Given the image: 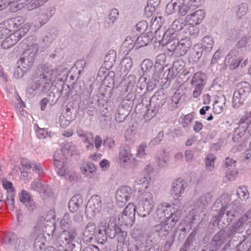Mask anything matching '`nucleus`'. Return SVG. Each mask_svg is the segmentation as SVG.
I'll return each instance as SVG.
<instances>
[{
  "mask_svg": "<svg viewBox=\"0 0 251 251\" xmlns=\"http://www.w3.org/2000/svg\"><path fill=\"white\" fill-rule=\"evenodd\" d=\"M145 92L141 91L139 88L137 87L135 92H129L126 96V99L123 100H126V102L130 103V101L133 104L134 101L138 103V105L142 104H144V100L146 98L145 97Z\"/></svg>",
  "mask_w": 251,
  "mask_h": 251,
  "instance_id": "6ab92c4d",
  "label": "nucleus"
},
{
  "mask_svg": "<svg viewBox=\"0 0 251 251\" xmlns=\"http://www.w3.org/2000/svg\"><path fill=\"white\" fill-rule=\"evenodd\" d=\"M175 235L172 234L166 241L165 244L161 248L160 251H170V248L173 244L175 239Z\"/></svg>",
  "mask_w": 251,
  "mask_h": 251,
  "instance_id": "338daca9",
  "label": "nucleus"
},
{
  "mask_svg": "<svg viewBox=\"0 0 251 251\" xmlns=\"http://www.w3.org/2000/svg\"><path fill=\"white\" fill-rule=\"evenodd\" d=\"M2 25L5 27L8 30V33H9L11 31L15 32L18 27V24L15 23V19H10L1 23Z\"/></svg>",
  "mask_w": 251,
  "mask_h": 251,
  "instance_id": "de8ad7c7",
  "label": "nucleus"
},
{
  "mask_svg": "<svg viewBox=\"0 0 251 251\" xmlns=\"http://www.w3.org/2000/svg\"><path fill=\"white\" fill-rule=\"evenodd\" d=\"M132 65V60L129 57L123 58L120 63L121 68L124 73H127L131 69Z\"/></svg>",
  "mask_w": 251,
  "mask_h": 251,
  "instance_id": "c03bdc74",
  "label": "nucleus"
},
{
  "mask_svg": "<svg viewBox=\"0 0 251 251\" xmlns=\"http://www.w3.org/2000/svg\"><path fill=\"white\" fill-rule=\"evenodd\" d=\"M192 44L191 39L188 37L181 39L177 43L169 44L168 51L172 53L175 57H180L184 55L189 50Z\"/></svg>",
  "mask_w": 251,
  "mask_h": 251,
  "instance_id": "0eeeda50",
  "label": "nucleus"
},
{
  "mask_svg": "<svg viewBox=\"0 0 251 251\" xmlns=\"http://www.w3.org/2000/svg\"><path fill=\"white\" fill-rule=\"evenodd\" d=\"M43 237L42 236H38L34 241L33 244L34 250L35 251H41L45 246V244L43 242Z\"/></svg>",
  "mask_w": 251,
  "mask_h": 251,
  "instance_id": "052dcab7",
  "label": "nucleus"
},
{
  "mask_svg": "<svg viewBox=\"0 0 251 251\" xmlns=\"http://www.w3.org/2000/svg\"><path fill=\"white\" fill-rule=\"evenodd\" d=\"M132 193V189L127 186L120 187L116 191L115 198L116 204L119 207H123L129 201Z\"/></svg>",
  "mask_w": 251,
  "mask_h": 251,
  "instance_id": "ddd939ff",
  "label": "nucleus"
},
{
  "mask_svg": "<svg viewBox=\"0 0 251 251\" xmlns=\"http://www.w3.org/2000/svg\"><path fill=\"white\" fill-rule=\"evenodd\" d=\"M134 220V218H132V217L128 216L127 214L123 211V212L119 215L118 224L121 226H131L133 223Z\"/></svg>",
  "mask_w": 251,
  "mask_h": 251,
  "instance_id": "ea45409f",
  "label": "nucleus"
},
{
  "mask_svg": "<svg viewBox=\"0 0 251 251\" xmlns=\"http://www.w3.org/2000/svg\"><path fill=\"white\" fill-rule=\"evenodd\" d=\"M245 132V128L243 124H241L234 130L232 136L233 141L235 142H238L239 139L244 135Z\"/></svg>",
  "mask_w": 251,
  "mask_h": 251,
  "instance_id": "09e8293b",
  "label": "nucleus"
},
{
  "mask_svg": "<svg viewBox=\"0 0 251 251\" xmlns=\"http://www.w3.org/2000/svg\"><path fill=\"white\" fill-rule=\"evenodd\" d=\"M108 231L109 238H116L117 240V251H131L128 249L129 243L126 239V231L121 227L120 229H113L112 226H111V229Z\"/></svg>",
  "mask_w": 251,
  "mask_h": 251,
  "instance_id": "423d86ee",
  "label": "nucleus"
},
{
  "mask_svg": "<svg viewBox=\"0 0 251 251\" xmlns=\"http://www.w3.org/2000/svg\"><path fill=\"white\" fill-rule=\"evenodd\" d=\"M156 215L158 220L161 221V223H165V221L172 219L176 216L177 217V221H178L180 216V211L173 212L171 210V206L167 203H164L157 206Z\"/></svg>",
  "mask_w": 251,
  "mask_h": 251,
  "instance_id": "6e6552de",
  "label": "nucleus"
},
{
  "mask_svg": "<svg viewBox=\"0 0 251 251\" xmlns=\"http://www.w3.org/2000/svg\"><path fill=\"white\" fill-rule=\"evenodd\" d=\"M19 32H14L11 34L2 42L1 47L3 49H6L15 45L20 39Z\"/></svg>",
  "mask_w": 251,
  "mask_h": 251,
  "instance_id": "cd10ccee",
  "label": "nucleus"
},
{
  "mask_svg": "<svg viewBox=\"0 0 251 251\" xmlns=\"http://www.w3.org/2000/svg\"><path fill=\"white\" fill-rule=\"evenodd\" d=\"M167 96L162 90L156 92L150 100V108L147 113L149 118L153 117L165 103Z\"/></svg>",
  "mask_w": 251,
  "mask_h": 251,
  "instance_id": "39448f33",
  "label": "nucleus"
},
{
  "mask_svg": "<svg viewBox=\"0 0 251 251\" xmlns=\"http://www.w3.org/2000/svg\"><path fill=\"white\" fill-rule=\"evenodd\" d=\"M147 76L142 75L138 80L136 87L139 88L141 91L144 92L145 94L146 91H151L155 87L156 84L154 83L153 80H150L147 82Z\"/></svg>",
  "mask_w": 251,
  "mask_h": 251,
  "instance_id": "b1692460",
  "label": "nucleus"
},
{
  "mask_svg": "<svg viewBox=\"0 0 251 251\" xmlns=\"http://www.w3.org/2000/svg\"><path fill=\"white\" fill-rule=\"evenodd\" d=\"M61 89H58L57 93H58V98L63 97L67 99L72 94L71 91L70 89L69 86L65 84H61Z\"/></svg>",
  "mask_w": 251,
  "mask_h": 251,
  "instance_id": "49530a36",
  "label": "nucleus"
},
{
  "mask_svg": "<svg viewBox=\"0 0 251 251\" xmlns=\"http://www.w3.org/2000/svg\"><path fill=\"white\" fill-rule=\"evenodd\" d=\"M139 202L154 205L153 194L150 192H144L139 198Z\"/></svg>",
  "mask_w": 251,
  "mask_h": 251,
  "instance_id": "a18cd8bd",
  "label": "nucleus"
},
{
  "mask_svg": "<svg viewBox=\"0 0 251 251\" xmlns=\"http://www.w3.org/2000/svg\"><path fill=\"white\" fill-rule=\"evenodd\" d=\"M20 201L24 203L29 211L36 209V205L30 198V196L25 190H22L19 195Z\"/></svg>",
  "mask_w": 251,
  "mask_h": 251,
  "instance_id": "bb28decb",
  "label": "nucleus"
},
{
  "mask_svg": "<svg viewBox=\"0 0 251 251\" xmlns=\"http://www.w3.org/2000/svg\"><path fill=\"white\" fill-rule=\"evenodd\" d=\"M251 216V212L248 211L243 216L239 218L237 222L233 223L227 229L234 239L239 237V234L244 230V224Z\"/></svg>",
  "mask_w": 251,
  "mask_h": 251,
  "instance_id": "9b49d317",
  "label": "nucleus"
},
{
  "mask_svg": "<svg viewBox=\"0 0 251 251\" xmlns=\"http://www.w3.org/2000/svg\"><path fill=\"white\" fill-rule=\"evenodd\" d=\"M203 50L201 48V45H195L189 57V60L192 63L198 62L202 56Z\"/></svg>",
  "mask_w": 251,
  "mask_h": 251,
  "instance_id": "7c9ffc66",
  "label": "nucleus"
},
{
  "mask_svg": "<svg viewBox=\"0 0 251 251\" xmlns=\"http://www.w3.org/2000/svg\"><path fill=\"white\" fill-rule=\"evenodd\" d=\"M184 65L185 63L182 60H177L174 62L172 69L176 74H178L183 69Z\"/></svg>",
  "mask_w": 251,
  "mask_h": 251,
  "instance_id": "0e129e2a",
  "label": "nucleus"
},
{
  "mask_svg": "<svg viewBox=\"0 0 251 251\" xmlns=\"http://www.w3.org/2000/svg\"><path fill=\"white\" fill-rule=\"evenodd\" d=\"M137 212V208H135L134 204L132 203H129L126 206L123 212L128 215V216L132 217L135 219V215Z\"/></svg>",
  "mask_w": 251,
  "mask_h": 251,
  "instance_id": "680f3d73",
  "label": "nucleus"
},
{
  "mask_svg": "<svg viewBox=\"0 0 251 251\" xmlns=\"http://www.w3.org/2000/svg\"><path fill=\"white\" fill-rule=\"evenodd\" d=\"M38 226L49 236H51L52 238L53 237V232L55 230V226L53 223L48 220L46 221L45 219L42 217L38 222Z\"/></svg>",
  "mask_w": 251,
  "mask_h": 251,
  "instance_id": "5701e85b",
  "label": "nucleus"
},
{
  "mask_svg": "<svg viewBox=\"0 0 251 251\" xmlns=\"http://www.w3.org/2000/svg\"><path fill=\"white\" fill-rule=\"evenodd\" d=\"M132 102H126V100H123L121 104L117 109L115 114V120L118 123L124 122L128 115L131 107Z\"/></svg>",
  "mask_w": 251,
  "mask_h": 251,
  "instance_id": "dca6fc26",
  "label": "nucleus"
},
{
  "mask_svg": "<svg viewBox=\"0 0 251 251\" xmlns=\"http://www.w3.org/2000/svg\"><path fill=\"white\" fill-rule=\"evenodd\" d=\"M184 22H185L182 21V20H175L171 25V27L169 29H170L173 31H175L177 33L178 31L181 30L183 28V26L185 25Z\"/></svg>",
  "mask_w": 251,
  "mask_h": 251,
  "instance_id": "603ef678",
  "label": "nucleus"
},
{
  "mask_svg": "<svg viewBox=\"0 0 251 251\" xmlns=\"http://www.w3.org/2000/svg\"><path fill=\"white\" fill-rule=\"evenodd\" d=\"M71 224L72 222L70 219V214L68 213H65L60 222L61 228L63 230L70 229L71 228Z\"/></svg>",
  "mask_w": 251,
  "mask_h": 251,
  "instance_id": "3c124183",
  "label": "nucleus"
},
{
  "mask_svg": "<svg viewBox=\"0 0 251 251\" xmlns=\"http://www.w3.org/2000/svg\"><path fill=\"white\" fill-rule=\"evenodd\" d=\"M99 228L94 223L92 222L88 223L85 226L83 231L84 241L87 243L92 242Z\"/></svg>",
  "mask_w": 251,
  "mask_h": 251,
  "instance_id": "a211bd4d",
  "label": "nucleus"
},
{
  "mask_svg": "<svg viewBox=\"0 0 251 251\" xmlns=\"http://www.w3.org/2000/svg\"><path fill=\"white\" fill-rule=\"evenodd\" d=\"M83 197L80 194L74 195L70 200L68 207L71 212L76 211L83 205Z\"/></svg>",
  "mask_w": 251,
  "mask_h": 251,
  "instance_id": "a878e982",
  "label": "nucleus"
},
{
  "mask_svg": "<svg viewBox=\"0 0 251 251\" xmlns=\"http://www.w3.org/2000/svg\"><path fill=\"white\" fill-rule=\"evenodd\" d=\"M141 69L143 72L142 75L145 76V74L149 72L152 68L153 62L149 59H146L142 61L141 65Z\"/></svg>",
  "mask_w": 251,
  "mask_h": 251,
  "instance_id": "8fccbe9b",
  "label": "nucleus"
},
{
  "mask_svg": "<svg viewBox=\"0 0 251 251\" xmlns=\"http://www.w3.org/2000/svg\"><path fill=\"white\" fill-rule=\"evenodd\" d=\"M236 193L242 201H246L249 198V193L245 186H239L237 189Z\"/></svg>",
  "mask_w": 251,
  "mask_h": 251,
  "instance_id": "864d4df0",
  "label": "nucleus"
},
{
  "mask_svg": "<svg viewBox=\"0 0 251 251\" xmlns=\"http://www.w3.org/2000/svg\"><path fill=\"white\" fill-rule=\"evenodd\" d=\"M77 233L75 230L65 229L60 232L54 243L57 247H63L64 245L73 242L75 239Z\"/></svg>",
  "mask_w": 251,
  "mask_h": 251,
  "instance_id": "9d476101",
  "label": "nucleus"
},
{
  "mask_svg": "<svg viewBox=\"0 0 251 251\" xmlns=\"http://www.w3.org/2000/svg\"><path fill=\"white\" fill-rule=\"evenodd\" d=\"M82 173L89 177H92L96 173V168L95 165L91 162L84 164L81 168Z\"/></svg>",
  "mask_w": 251,
  "mask_h": 251,
  "instance_id": "a19ab883",
  "label": "nucleus"
},
{
  "mask_svg": "<svg viewBox=\"0 0 251 251\" xmlns=\"http://www.w3.org/2000/svg\"><path fill=\"white\" fill-rule=\"evenodd\" d=\"M192 85H197V84H204V79L201 73L198 72L195 73L191 81Z\"/></svg>",
  "mask_w": 251,
  "mask_h": 251,
  "instance_id": "69168bd1",
  "label": "nucleus"
},
{
  "mask_svg": "<svg viewBox=\"0 0 251 251\" xmlns=\"http://www.w3.org/2000/svg\"><path fill=\"white\" fill-rule=\"evenodd\" d=\"M235 91L248 98L251 92V85L247 81H242L237 84Z\"/></svg>",
  "mask_w": 251,
  "mask_h": 251,
  "instance_id": "72a5a7b5",
  "label": "nucleus"
},
{
  "mask_svg": "<svg viewBox=\"0 0 251 251\" xmlns=\"http://www.w3.org/2000/svg\"><path fill=\"white\" fill-rule=\"evenodd\" d=\"M111 226H112L113 229H117L121 228V227L119 226L115 222L109 221L107 226H101L102 228H99L94 237L93 240L98 244H104L107 240V237H109L108 232L111 229Z\"/></svg>",
  "mask_w": 251,
  "mask_h": 251,
  "instance_id": "4468645a",
  "label": "nucleus"
},
{
  "mask_svg": "<svg viewBox=\"0 0 251 251\" xmlns=\"http://www.w3.org/2000/svg\"><path fill=\"white\" fill-rule=\"evenodd\" d=\"M187 187V182L182 178H179L174 180L172 183L171 191L173 199L175 200H180L182 195Z\"/></svg>",
  "mask_w": 251,
  "mask_h": 251,
  "instance_id": "2eb2a0df",
  "label": "nucleus"
},
{
  "mask_svg": "<svg viewBox=\"0 0 251 251\" xmlns=\"http://www.w3.org/2000/svg\"><path fill=\"white\" fill-rule=\"evenodd\" d=\"M127 83V85H125V91L126 92L131 91L136 83V76L131 75H129L125 80Z\"/></svg>",
  "mask_w": 251,
  "mask_h": 251,
  "instance_id": "5fc2aeb1",
  "label": "nucleus"
},
{
  "mask_svg": "<svg viewBox=\"0 0 251 251\" xmlns=\"http://www.w3.org/2000/svg\"><path fill=\"white\" fill-rule=\"evenodd\" d=\"M63 163H64V162ZM57 174L61 176H64L65 178L70 182H75L77 180L76 173L74 171L69 170L65 164H63L62 167L59 169Z\"/></svg>",
  "mask_w": 251,
  "mask_h": 251,
  "instance_id": "4be33fe9",
  "label": "nucleus"
},
{
  "mask_svg": "<svg viewBox=\"0 0 251 251\" xmlns=\"http://www.w3.org/2000/svg\"><path fill=\"white\" fill-rule=\"evenodd\" d=\"M160 0H148L147 6L145 8V12L147 16L151 15L156 8L159 5Z\"/></svg>",
  "mask_w": 251,
  "mask_h": 251,
  "instance_id": "58836bf2",
  "label": "nucleus"
},
{
  "mask_svg": "<svg viewBox=\"0 0 251 251\" xmlns=\"http://www.w3.org/2000/svg\"><path fill=\"white\" fill-rule=\"evenodd\" d=\"M205 16L204 10L199 9L188 14L185 18L184 22L190 25L200 24Z\"/></svg>",
  "mask_w": 251,
  "mask_h": 251,
  "instance_id": "f3484780",
  "label": "nucleus"
},
{
  "mask_svg": "<svg viewBox=\"0 0 251 251\" xmlns=\"http://www.w3.org/2000/svg\"><path fill=\"white\" fill-rule=\"evenodd\" d=\"M83 142L89 144L86 146L87 149H94V134L91 132H87V135L85 138V140H83Z\"/></svg>",
  "mask_w": 251,
  "mask_h": 251,
  "instance_id": "774afa93",
  "label": "nucleus"
},
{
  "mask_svg": "<svg viewBox=\"0 0 251 251\" xmlns=\"http://www.w3.org/2000/svg\"><path fill=\"white\" fill-rule=\"evenodd\" d=\"M147 147L145 143H142L140 145L138 146L137 149V152L136 153V159L138 160L139 159L144 158L146 155L145 149Z\"/></svg>",
  "mask_w": 251,
  "mask_h": 251,
  "instance_id": "bf43d9fd",
  "label": "nucleus"
},
{
  "mask_svg": "<svg viewBox=\"0 0 251 251\" xmlns=\"http://www.w3.org/2000/svg\"><path fill=\"white\" fill-rule=\"evenodd\" d=\"M119 16L118 10L116 8L111 9L110 14H109L108 21H105V28H108L115 23V21L117 19Z\"/></svg>",
  "mask_w": 251,
  "mask_h": 251,
  "instance_id": "37998d69",
  "label": "nucleus"
},
{
  "mask_svg": "<svg viewBox=\"0 0 251 251\" xmlns=\"http://www.w3.org/2000/svg\"><path fill=\"white\" fill-rule=\"evenodd\" d=\"M216 157L212 154L207 156L205 161L206 168L209 171H211L214 168V162Z\"/></svg>",
  "mask_w": 251,
  "mask_h": 251,
  "instance_id": "e2e57ef3",
  "label": "nucleus"
},
{
  "mask_svg": "<svg viewBox=\"0 0 251 251\" xmlns=\"http://www.w3.org/2000/svg\"><path fill=\"white\" fill-rule=\"evenodd\" d=\"M169 161V153L165 150H163L157 156L156 161L157 165L162 168L167 166V163Z\"/></svg>",
  "mask_w": 251,
  "mask_h": 251,
  "instance_id": "e433bc0d",
  "label": "nucleus"
},
{
  "mask_svg": "<svg viewBox=\"0 0 251 251\" xmlns=\"http://www.w3.org/2000/svg\"><path fill=\"white\" fill-rule=\"evenodd\" d=\"M246 97L244 95H241L236 91H234L233 99H232V105L235 108H237L243 104L245 100L247 99Z\"/></svg>",
  "mask_w": 251,
  "mask_h": 251,
  "instance_id": "79ce46f5",
  "label": "nucleus"
},
{
  "mask_svg": "<svg viewBox=\"0 0 251 251\" xmlns=\"http://www.w3.org/2000/svg\"><path fill=\"white\" fill-rule=\"evenodd\" d=\"M53 75V70L50 65L45 63L39 64L33 75L36 84L32 86V89L35 91L42 86L41 91H46L47 89L46 85L50 84L51 82Z\"/></svg>",
  "mask_w": 251,
  "mask_h": 251,
  "instance_id": "f257e3e1",
  "label": "nucleus"
},
{
  "mask_svg": "<svg viewBox=\"0 0 251 251\" xmlns=\"http://www.w3.org/2000/svg\"><path fill=\"white\" fill-rule=\"evenodd\" d=\"M228 196L227 195H223L220 198H218L213 205V208L218 212L221 210H226L227 204L228 202Z\"/></svg>",
  "mask_w": 251,
  "mask_h": 251,
  "instance_id": "c756f323",
  "label": "nucleus"
},
{
  "mask_svg": "<svg viewBox=\"0 0 251 251\" xmlns=\"http://www.w3.org/2000/svg\"><path fill=\"white\" fill-rule=\"evenodd\" d=\"M34 60L33 54H30L28 52H25L18 61L17 64L23 67L25 71H28L33 66Z\"/></svg>",
  "mask_w": 251,
  "mask_h": 251,
  "instance_id": "aec40b11",
  "label": "nucleus"
},
{
  "mask_svg": "<svg viewBox=\"0 0 251 251\" xmlns=\"http://www.w3.org/2000/svg\"><path fill=\"white\" fill-rule=\"evenodd\" d=\"M3 240L6 244H13L15 251H27L31 244L29 238L18 237L14 232H10L5 235Z\"/></svg>",
  "mask_w": 251,
  "mask_h": 251,
  "instance_id": "20e7f679",
  "label": "nucleus"
},
{
  "mask_svg": "<svg viewBox=\"0 0 251 251\" xmlns=\"http://www.w3.org/2000/svg\"><path fill=\"white\" fill-rule=\"evenodd\" d=\"M153 39L151 33L147 32L146 35H140L134 42L135 49L146 46L149 44Z\"/></svg>",
  "mask_w": 251,
  "mask_h": 251,
  "instance_id": "c85d7f7f",
  "label": "nucleus"
},
{
  "mask_svg": "<svg viewBox=\"0 0 251 251\" xmlns=\"http://www.w3.org/2000/svg\"><path fill=\"white\" fill-rule=\"evenodd\" d=\"M154 205L139 202L137 208V213L140 217H145L150 213Z\"/></svg>",
  "mask_w": 251,
  "mask_h": 251,
  "instance_id": "473e14b6",
  "label": "nucleus"
},
{
  "mask_svg": "<svg viewBox=\"0 0 251 251\" xmlns=\"http://www.w3.org/2000/svg\"><path fill=\"white\" fill-rule=\"evenodd\" d=\"M185 32L186 34H187L190 36L188 38L190 39V38H194L197 37L200 30L198 27L194 26V25H191L186 28L185 30Z\"/></svg>",
  "mask_w": 251,
  "mask_h": 251,
  "instance_id": "6e6d98bb",
  "label": "nucleus"
},
{
  "mask_svg": "<svg viewBox=\"0 0 251 251\" xmlns=\"http://www.w3.org/2000/svg\"><path fill=\"white\" fill-rule=\"evenodd\" d=\"M50 188L46 184H41L38 192L43 199H46L51 194Z\"/></svg>",
  "mask_w": 251,
  "mask_h": 251,
  "instance_id": "13d9d810",
  "label": "nucleus"
},
{
  "mask_svg": "<svg viewBox=\"0 0 251 251\" xmlns=\"http://www.w3.org/2000/svg\"><path fill=\"white\" fill-rule=\"evenodd\" d=\"M177 33L172 31L170 29H168L165 32L163 33V35L160 43L165 44L167 46V50L169 49V44H173L174 42L177 43L178 39L177 38Z\"/></svg>",
  "mask_w": 251,
  "mask_h": 251,
  "instance_id": "412c9836",
  "label": "nucleus"
},
{
  "mask_svg": "<svg viewBox=\"0 0 251 251\" xmlns=\"http://www.w3.org/2000/svg\"><path fill=\"white\" fill-rule=\"evenodd\" d=\"M55 8L54 7H50L46 15H43L42 21H40L41 26L45 25L47 22L54 14Z\"/></svg>",
  "mask_w": 251,
  "mask_h": 251,
  "instance_id": "4d7b16f0",
  "label": "nucleus"
},
{
  "mask_svg": "<svg viewBox=\"0 0 251 251\" xmlns=\"http://www.w3.org/2000/svg\"><path fill=\"white\" fill-rule=\"evenodd\" d=\"M101 209V199L98 195L92 196L88 201L85 207V213L87 217L92 218L100 212Z\"/></svg>",
  "mask_w": 251,
  "mask_h": 251,
  "instance_id": "1a4fd4ad",
  "label": "nucleus"
},
{
  "mask_svg": "<svg viewBox=\"0 0 251 251\" xmlns=\"http://www.w3.org/2000/svg\"><path fill=\"white\" fill-rule=\"evenodd\" d=\"M176 216L173 217L172 219H169L165 221V223H161L153 227V231L157 232L159 237L163 239L166 237L171 230L173 227L175 225L177 222Z\"/></svg>",
  "mask_w": 251,
  "mask_h": 251,
  "instance_id": "f8f14e48",
  "label": "nucleus"
},
{
  "mask_svg": "<svg viewBox=\"0 0 251 251\" xmlns=\"http://www.w3.org/2000/svg\"><path fill=\"white\" fill-rule=\"evenodd\" d=\"M201 48L206 53L210 52L213 46L214 41L210 36H204L201 41Z\"/></svg>",
  "mask_w": 251,
  "mask_h": 251,
  "instance_id": "4c0bfd02",
  "label": "nucleus"
},
{
  "mask_svg": "<svg viewBox=\"0 0 251 251\" xmlns=\"http://www.w3.org/2000/svg\"><path fill=\"white\" fill-rule=\"evenodd\" d=\"M235 50H231L226 56V60L230 64V69H236L240 64L241 59L237 58Z\"/></svg>",
  "mask_w": 251,
  "mask_h": 251,
  "instance_id": "f704fd0d",
  "label": "nucleus"
},
{
  "mask_svg": "<svg viewBox=\"0 0 251 251\" xmlns=\"http://www.w3.org/2000/svg\"><path fill=\"white\" fill-rule=\"evenodd\" d=\"M240 208L235 206V204L233 203H231L227 206L228 209L226 212V210L222 209L220 211L218 212L217 215H215V218L218 221V225L220 228H224L228 226L232 219L235 217V214H236L239 210Z\"/></svg>",
  "mask_w": 251,
  "mask_h": 251,
  "instance_id": "7ed1b4c3",
  "label": "nucleus"
},
{
  "mask_svg": "<svg viewBox=\"0 0 251 251\" xmlns=\"http://www.w3.org/2000/svg\"><path fill=\"white\" fill-rule=\"evenodd\" d=\"M196 234V232L192 231L184 244L185 247L187 248L188 251H198L200 249Z\"/></svg>",
  "mask_w": 251,
  "mask_h": 251,
  "instance_id": "393cba45",
  "label": "nucleus"
},
{
  "mask_svg": "<svg viewBox=\"0 0 251 251\" xmlns=\"http://www.w3.org/2000/svg\"><path fill=\"white\" fill-rule=\"evenodd\" d=\"M116 59V52L114 50H109L105 55L104 60L105 67L110 69L114 64Z\"/></svg>",
  "mask_w": 251,
  "mask_h": 251,
  "instance_id": "c9c22d12",
  "label": "nucleus"
},
{
  "mask_svg": "<svg viewBox=\"0 0 251 251\" xmlns=\"http://www.w3.org/2000/svg\"><path fill=\"white\" fill-rule=\"evenodd\" d=\"M212 195L210 192L206 193L204 195L201 197L196 201V206L199 207L201 210L204 209L211 201Z\"/></svg>",
  "mask_w": 251,
  "mask_h": 251,
  "instance_id": "2f4dec72",
  "label": "nucleus"
},
{
  "mask_svg": "<svg viewBox=\"0 0 251 251\" xmlns=\"http://www.w3.org/2000/svg\"><path fill=\"white\" fill-rule=\"evenodd\" d=\"M235 239L233 238L227 228H221L213 237L210 245L216 249L220 248L224 244V247L221 251H226L231 248V242Z\"/></svg>",
  "mask_w": 251,
  "mask_h": 251,
  "instance_id": "f03ea898",
  "label": "nucleus"
}]
</instances>
